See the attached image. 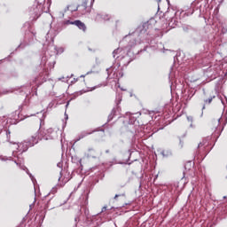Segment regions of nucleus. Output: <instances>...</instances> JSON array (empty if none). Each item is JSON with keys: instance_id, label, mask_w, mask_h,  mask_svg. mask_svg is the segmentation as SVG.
Segmentation results:
<instances>
[{"instance_id": "13", "label": "nucleus", "mask_w": 227, "mask_h": 227, "mask_svg": "<svg viewBox=\"0 0 227 227\" xmlns=\"http://www.w3.org/2000/svg\"><path fill=\"white\" fill-rule=\"evenodd\" d=\"M120 52H121V48H117L113 51V56L114 58H116L117 54H120Z\"/></svg>"}, {"instance_id": "34", "label": "nucleus", "mask_w": 227, "mask_h": 227, "mask_svg": "<svg viewBox=\"0 0 227 227\" xmlns=\"http://www.w3.org/2000/svg\"><path fill=\"white\" fill-rule=\"evenodd\" d=\"M6 93H10V91L6 90V91H4V94L6 95Z\"/></svg>"}, {"instance_id": "40", "label": "nucleus", "mask_w": 227, "mask_h": 227, "mask_svg": "<svg viewBox=\"0 0 227 227\" xmlns=\"http://www.w3.org/2000/svg\"><path fill=\"white\" fill-rule=\"evenodd\" d=\"M121 143H124V141L122 139L120 140Z\"/></svg>"}, {"instance_id": "11", "label": "nucleus", "mask_w": 227, "mask_h": 227, "mask_svg": "<svg viewBox=\"0 0 227 227\" xmlns=\"http://www.w3.org/2000/svg\"><path fill=\"white\" fill-rule=\"evenodd\" d=\"M20 166L21 169H23L24 171H26L27 173V175L31 178L32 182H35V177L33 176V175L31 173H29V170L27 169V168H26V166H24V165H20Z\"/></svg>"}, {"instance_id": "43", "label": "nucleus", "mask_w": 227, "mask_h": 227, "mask_svg": "<svg viewBox=\"0 0 227 227\" xmlns=\"http://www.w3.org/2000/svg\"><path fill=\"white\" fill-rule=\"evenodd\" d=\"M202 109H205V105L202 106Z\"/></svg>"}, {"instance_id": "16", "label": "nucleus", "mask_w": 227, "mask_h": 227, "mask_svg": "<svg viewBox=\"0 0 227 227\" xmlns=\"http://www.w3.org/2000/svg\"><path fill=\"white\" fill-rule=\"evenodd\" d=\"M221 121V118H219L217 121H213V123H215V126L213 129H215V130H217V126L219 125Z\"/></svg>"}, {"instance_id": "46", "label": "nucleus", "mask_w": 227, "mask_h": 227, "mask_svg": "<svg viewBox=\"0 0 227 227\" xmlns=\"http://www.w3.org/2000/svg\"><path fill=\"white\" fill-rule=\"evenodd\" d=\"M18 49H20V45L18 46Z\"/></svg>"}, {"instance_id": "29", "label": "nucleus", "mask_w": 227, "mask_h": 227, "mask_svg": "<svg viewBox=\"0 0 227 227\" xmlns=\"http://www.w3.org/2000/svg\"><path fill=\"white\" fill-rule=\"evenodd\" d=\"M187 120H188V121H192V116H188Z\"/></svg>"}, {"instance_id": "22", "label": "nucleus", "mask_w": 227, "mask_h": 227, "mask_svg": "<svg viewBox=\"0 0 227 227\" xmlns=\"http://www.w3.org/2000/svg\"><path fill=\"white\" fill-rule=\"evenodd\" d=\"M120 196H125V192L121 194H115L114 200H116V198H120Z\"/></svg>"}, {"instance_id": "9", "label": "nucleus", "mask_w": 227, "mask_h": 227, "mask_svg": "<svg viewBox=\"0 0 227 227\" xmlns=\"http://www.w3.org/2000/svg\"><path fill=\"white\" fill-rule=\"evenodd\" d=\"M93 132H95V130H92V131H82L78 135L77 141H81V139H84V137H86L87 136H90V134H93Z\"/></svg>"}, {"instance_id": "26", "label": "nucleus", "mask_w": 227, "mask_h": 227, "mask_svg": "<svg viewBox=\"0 0 227 227\" xmlns=\"http://www.w3.org/2000/svg\"><path fill=\"white\" fill-rule=\"evenodd\" d=\"M79 81V78H74V81L71 82V84H75Z\"/></svg>"}, {"instance_id": "17", "label": "nucleus", "mask_w": 227, "mask_h": 227, "mask_svg": "<svg viewBox=\"0 0 227 227\" xmlns=\"http://www.w3.org/2000/svg\"><path fill=\"white\" fill-rule=\"evenodd\" d=\"M202 146H207V140H203L198 145V148H202Z\"/></svg>"}, {"instance_id": "18", "label": "nucleus", "mask_w": 227, "mask_h": 227, "mask_svg": "<svg viewBox=\"0 0 227 227\" xmlns=\"http://www.w3.org/2000/svg\"><path fill=\"white\" fill-rule=\"evenodd\" d=\"M222 33L223 35H226L227 33V26L224 24L222 25Z\"/></svg>"}, {"instance_id": "49", "label": "nucleus", "mask_w": 227, "mask_h": 227, "mask_svg": "<svg viewBox=\"0 0 227 227\" xmlns=\"http://www.w3.org/2000/svg\"><path fill=\"white\" fill-rule=\"evenodd\" d=\"M96 89H97V87H94V88H93V90H96Z\"/></svg>"}, {"instance_id": "31", "label": "nucleus", "mask_w": 227, "mask_h": 227, "mask_svg": "<svg viewBox=\"0 0 227 227\" xmlns=\"http://www.w3.org/2000/svg\"><path fill=\"white\" fill-rule=\"evenodd\" d=\"M65 120H68V114L67 113L65 114Z\"/></svg>"}, {"instance_id": "1", "label": "nucleus", "mask_w": 227, "mask_h": 227, "mask_svg": "<svg viewBox=\"0 0 227 227\" xmlns=\"http://www.w3.org/2000/svg\"><path fill=\"white\" fill-rule=\"evenodd\" d=\"M154 20H150L147 22H145L143 25L139 26L132 34H129V35H126L122 41L121 43H126L128 42V45L124 46L125 49H128V52L125 56H118L117 59L120 61V65H123L124 67H127L129 63H130L133 59H136V54H134V51H132L130 49L134 47L135 45H137V43H141V42H148V29L153 28V25L152 22H153Z\"/></svg>"}, {"instance_id": "23", "label": "nucleus", "mask_w": 227, "mask_h": 227, "mask_svg": "<svg viewBox=\"0 0 227 227\" xmlns=\"http://www.w3.org/2000/svg\"><path fill=\"white\" fill-rule=\"evenodd\" d=\"M51 194H56V189L55 188H52V190L51 191V192L47 196H51Z\"/></svg>"}, {"instance_id": "32", "label": "nucleus", "mask_w": 227, "mask_h": 227, "mask_svg": "<svg viewBox=\"0 0 227 227\" xmlns=\"http://www.w3.org/2000/svg\"><path fill=\"white\" fill-rule=\"evenodd\" d=\"M39 77H43V73H40V74H39Z\"/></svg>"}, {"instance_id": "37", "label": "nucleus", "mask_w": 227, "mask_h": 227, "mask_svg": "<svg viewBox=\"0 0 227 227\" xmlns=\"http://www.w3.org/2000/svg\"><path fill=\"white\" fill-rule=\"evenodd\" d=\"M68 106H69V102L67 103L66 107H68Z\"/></svg>"}, {"instance_id": "7", "label": "nucleus", "mask_w": 227, "mask_h": 227, "mask_svg": "<svg viewBox=\"0 0 227 227\" xmlns=\"http://www.w3.org/2000/svg\"><path fill=\"white\" fill-rule=\"evenodd\" d=\"M74 26H76V27L80 28L82 31H83V33H86V24H84V22L76 20L74 21Z\"/></svg>"}, {"instance_id": "2", "label": "nucleus", "mask_w": 227, "mask_h": 227, "mask_svg": "<svg viewBox=\"0 0 227 227\" xmlns=\"http://www.w3.org/2000/svg\"><path fill=\"white\" fill-rule=\"evenodd\" d=\"M40 139V136L38 135H32L30 138H27L24 142L17 145V150L24 153V152H27L31 146H35V145H38V140Z\"/></svg>"}, {"instance_id": "52", "label": "nucleus", "mask_w": 227, "mask_h": 227, "mask_svg": "<svg viewBox=\"0 0 227 227\" xmlns=\"http://www.w3.org/2000/svg\"><path fill=\"white\" fill-rule=\"evenodd\" d=\"M222 104H224V102H223V100H222Z\"/></svg>"}, {"instance_id": "44", "label": "nucleus", "mask_w": 227, "mask_h": 227, "mask_svg": "<svg viewBox=\"0 0 227 227\" xmlns=\"http://www.w3.org/2000/svg\"><path fill=\"white\" fill-rule=\"evenodd\" d=\"M223 200H226V196H223Z\"/></svg>"}, {"instance_id": "15", "label": "nucleus", "mask_w": 227, "mask_h": 227, "mask_svg": "<svg viewBox=\"0 0 227 227\" xmlns=\"http://www.w3.org/2000/svg\"><path fill=\"white\" fill-rule=\"evenodd\" d=\"M55 51H57V54H63V52H65V50L62 47H55Z\"/></svg>"}, {"instance_id": "51", "label": "nucleus", "mask_w": 227, "mask_h": 227, "mask_svg": "<svg viewBox=\"0 0 227 227\" xmlns=\"http://www.w3.org/2000/svg\"><path fill=\"white\" fill-rule=\"evenodd\" d=\"M158 10H160V8L158 6Z\"/></svg>"}, {"instance_id": "35", "label": "nucleus", "mask_w": 227, "mask_h": 227, "mask_svg": "<svg viewBox=\"0 0 227 227\" xmlns=\"http://www.w3.org/2000/svg\"><path fill=\"white\" fill-rule=\"evenodd\" d=\"M109 70H111V68H106L107 74H109Z\"/></svg>"}, {"instance_id": "21", "label": "nucleus", "mask_w": 227, "mask_h": 227, "mask_svg": "<svg viewBox=\"0 0 227 227\" xmlns=\"http://www.w3.org/2000/svg\"><path fill=\"white\" fill-rule=\"evenodd\" d=\"M10 134H12V132H10V129L6 130V136H7V141L8 143H10Z\"/></svg>"}, {"instance_id": "47", "label": "nucleus", "mask_w": 227, "mask_h": 227, "mask_svg": "<svg viewBox=\"0 0 227 227\" xmlns=\"http://www.w3.org/2000/svg\"><path fill=\"white\" fill-rule=\"evenodd\" d=\"M121 77H123V74H121Z\"/></svg>"}, {"instance_id": "25", "label": "nucleus", "mask_w": 227, "mask_h": 227, "mask_svg": "<svg viewBox=\"0 0 227 227\" xmlns=\"http://www.w3.org/2000/svg\"><path fill=\"white\" fill-rule=\"evenodd\" d=\"M104 20H109V15L106 14L103 16Z\"/></svg>"}, {"instance_id": "19", "label": "nucleus", "mask_w": 227, "mask_h": 227, "mask_svg": "<svg viewBox=\"0 0 227 227\" xmlns=\"http://www.w3.org/2000/svg\"><path fill=\"white\" fill-rule=\"evenodd\" d=\"M184 31H189L191 29H192V27L189 26V25H185L183 27Z\"/></svg>"}, {"instance_id": "28", "label": "nucleus", "mask_w": 227, "mask_h": 227, "mask_svg": "<svg viewBox=\"0 0 227 227\" xmlns=\"http://www.w3.org/2000/svg\"><path fill=\"white\" fill-rule=\"evenodd\" d=\"M57 166H58V168H63V164H62L61 162H59V163L57 164Z\"/></svg>"}, {"instance_id": "24", "label": "nucleus", "mask_w": 227, "mask_h": 227, "mask_svg": "<svg viewBox=\"0 0 227 227\" xmlns=\"http://www.w3.org/2000/svg\"><path fill=\"white\" fill-rule=\"evenodd\" d=\"M179 146L180 148H184V141L182 139H179Z\"/></svg>"}, {"instance_id": "12", "label": "nucleus", "mask_w": 227, "mask_h": 227, "mask_svg": "<svg viewBox=\"0 0 227 227\" xmlns=\"http://www.w3.org/2000/svg\"><path fill=\"white\" fill-rule=\"evenodd\" d=\"M214 98H215V96H210L207 99H205L204 102L206 104H212V100H214Z\"/></svg>"}, {"instance_id": "8", "label": "nucleus", "mask_w": 227, "mask_h": 227, "mask_svg": "<svg viewBox=\"0 0 227 227\" xmlns=\"http://www.w3.org/2000/svg\"><path fill=\"white\" fill-rule=\"evenodd\" d=\"M45 210H52L56 208V205L54 204V200L51 199L44 206Z\"/></svg>"}, {"instance_id": "10", "label": "nucleus", "mask_w": 227, "mask_h": 227, "mask_svg": "<svg viewBox=\"0 0 227 227\" xmlns=\"http://www.w3.org/2000/svg\"><path fill=\"white\" fill-rule=\"evenodd\" d=\"M160 155H162V157H171L173 155V152L171 151V149H166V150H162L160 152Z\"/></svg>"}, {"instance_id": "38", "label": "nucleus", "mask_w": 227, "mask_h": 227, "mask_svg": "<svg viewBox=\"0 0 227 227\" xmlns=\"http://www.w3.org/2000/svg\"><path fill=\"white\" fill-rule=\"evenodd\" d=\"M106 153H109V149L106 150Z\"/></svg>"}, {"instance_id": "50", "label": "nucleus", "mask_w": 227, "mask_h": 227, "mask_svg": "<svg viewBox=\"0 0 227 227\" xmlns=\"http://www.w3.org/2000/svg\"><path fill=\"white\" fill-rule=\"evenodd\" d=\"M188 164H192V162H191V161H189V162H188Z\"/></svg>"}, {"instance_id": "30", "label": "nucleus", "mask_w": 227, "mask_h": 227, "mask_svg": "<svg viewBox=\"0 0 227 227\" xmlns=\"http://www.w3.org/2000/svg\"><path fill=\"white\" fill-rule=\"evenodd\" d=\"M143 51H146V47H145V49H144V50H140V51H138L137 52V54H139V52H143Z\"/></svg>"}, {"instance_id": "41", "label": "nucleus", "mask_w": 227, "mask_h": 227, "mask_svg": "<svg viewBox=\"0 0 227 227\" xmlns=\"http://www.w3.org/2000/svg\"><path fill=\"white\" fill-rule=\"evenodd\" d=\"M89 152H93V149H89Z\"/></svg>"}, {"instance_id": "42", "label": "nucleus", "mask_w": 227, "mask_h": 227, "mask_svg": "<svg viewBox=\"0 0 227 227\" xmlns=\"http://www.w3.org/2000/svg\"><path fill=\"white\" fill-rule=\"evenodd\" d=\"M14 162H15L17 165H19V162H17V160H14Z\"/></svg>"}, {"instance_id": "36", "label": "nucleus", "mask_w": 227, "mask_h": 227, "mask_svg": "<svg viewBox=\"0 0 227 227\" xmlns=\"http://www.w3.org/2000/svg\"><path fill=\"white\" fill-rule=\"evenodd\" d=\"M129 157L132 155V153L130 152V150H129Z\"/></svg>"}, {"instance_id": "27", "label": "nucleus", "mask_w": 227, "mask_h": 227, "mask_svg": "<svg viewBox=\"0 0 227 227\" xmlns=\"http://www.w3.org/2000/svg\"><path fill=\"white\" fill-rule=\"evenodd\" d=\"M107 210V206H104L101 209V213L106 212Z\"/></svg>"}, {"instance_id": "48", "label": "nucleus", "mask_w": 227, "mask_h": 227, "mask_svg": "<svg viewBox=\"0 0 227 227\" xmlns=\"http://www.w3.org/2000/svg\"><path fill=\"white\" fill-rule=\"evenodd\" d=\"M35 81H38V77H37V78H35Z\"/></svg>"}, {"instance_id": "20", "label": "nucleus", "mask_w": 227, "mask_h": 227, "mask_svg": "<svg viewBox=\"0 0 227 227\" xmlns=\"http://www.w3.org/2000/svg\"><path fill=\"white\" fill-rule=\"evenodd\" d=\"M64 24H66V26H70V25L74 26V21H70V20H67L64 22Z\"/></svg>"}, {"instance_id": "3", "label": "nucleus", "mask_w": 227, "mask_h": 227, "mask_svg": "<svg viewBox=\"0 0 227 227\" xmlns=\"http://www.w3.org/2000/svg\"><path fill=\"white\" fill-rule=\"evenodd\" d=\"M44 4L45 0H35V4L30 8V15L33 17V20H36L43 12L47 13V11L43 9Z\"/></svg>"}, {"instance_id": "5", "label": "nucleus", "mask_w": 227, "mask_h": 227, "mask_svg": "<svg viewBox=\"0 0 227 227\" xmlns=\"http://www.w3.org/2000/svg\"><path fill=\"white\" fill-rule=\"evenodd\" d=\"M74 12H78L80 15H88V13H91V8L88 7V0H84L82 4L78 5Z\"/></svg>"}, {"instance_id": "33", "label": "nucleus", "mask_w": 227, "mask_h": 227, "mask_svg": "<svg viewBox=\"0 0 227 227\" xmlns=\"http://www.w3.org/2000/svg\"><path fill=\"white\" fill-rule=\"evenodd\" d=\"M74 74H71L70 76H67V79H72V76H73Z\"/></svg>"}, {"instance_id": "39", "label": "nucleus", "mask_w": 227, "mask_h": 227, "mask_svg": "<svg viewBox=\"0 0 227 227\" xmlns=\"http://www.w3.org/2000/svg\"><path fill=\"white\" fill-rule=\"evenodd\" d=\"M80 77H86V75H84V74H82Z\"/></svg>"}, {"instance_id": "14", "label": "nucleus", "mask_w": 227, "mask_h": 227, "mask_svg": "<svg viewBox=\"0 0 227 227\" xmlns=\"http://www.w3.org/2000/svg\"><path fill=\"white\" fill-rule=\"evenodd\" d=\"M43 82H47V77L43 76L42 81L37 83V88H40Z\"/></svg>"}, {"instance_id": "45", "label": "nucleus", "mask_w": 227, "mask_h": 227, "mask_svg": "<svg viewBox=\"0 0 227 227\" xmlns=\"http://www.w3.org/2000/svg\"><path fill=\"white\" fill-rule=\"evenodd\" d=\"M91 3H92V4H93V3H95V0H92V2H91Z\"/></svg>"}, {"instance_id": "6", "label": "nucleus", "mask_w": 227, "mask_h": 227, "mask_svg": "<svg viewBox=\"0 0 227 227\" xmlns=\"http://www.w3.org/2000/svg\"><path fill=\"white\" fill-rule=\"evenodd\" d=\"M121 103V98L119 97L118 98V101L116 102V107H114L110 113V114L108 115V119L107 121H113V120L114 119V116H116V114L118 113L119 109H120V104Z\"/></svg>"}, {"instance_id": "53", "label": "nucleus", "mask_w": 227, "mask_h": 227, "mask_svg": "<svg viewBox=\"0 0 227 227\" xmlns=\"http://www.w3.org/2000/svg\"><path fill=\"white\" fill-rule=\"evenodd\" d=\"M225 178H227V176Z\"/></svg>"}, {"instance_id": "4", "label": "nucleus", "mask_w": 227, "mask_h": 227, "mask_svg": "<svg viewBox=\"0 0 227 227\" xmlns=\"http://www.w3.org/2000/svg\"><path fill=\"white\" fill-rule=\"evenodd\" d=\"M34 136H39L38 141L40 139H45V141H49V139H54L56 137V131L52 128H50L44 131L40 132V128L34 134Z\"/></svg>"}]
</instances>
